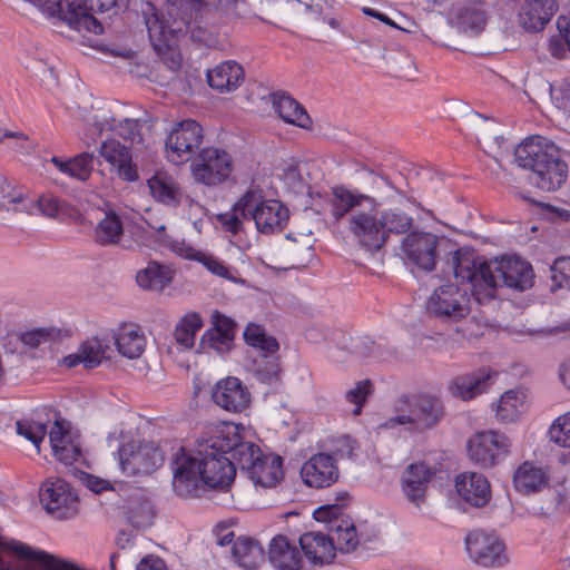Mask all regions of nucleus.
<instances>
[{"instance_id":"obj_1","label":"nucleus","mask_w":570,"mask_h":570,"mask_svg":"<svg viewBox=\"0 0 570 570\" xmlns=\"http://www.w3.org/2000/svg\"><path fill=\"white\" fill-rule=\"evenodd\" d=\"M242 438L233 424L215 425L189 453L184 448L173 461V488L181 498L198 497L204 485L224 489L235 475L236 448Z\"/></svg>"},{"instance_id":"obj_2","label":"nucleus","mask_w":570,"mask_h":570,"mask_svg":"<svg viewBox=\"0 0 570 570\" xmlns=\"http://www.w3.org/2000/svg\"><path fill=\"white\" fill-rule=\"evenodd\" d=\"M451 265L455 279L470 283L472 295L479 303L493 299L499 286L523 292L534 283L532 266L518 256H502L488 262L472 252L460 249L453 255Z\"/></svg>"},{"instance_id":"obj_3","label":"nucleus","mask_w":570,"mask_h":570,"mask_svg":"<svg viewBox=\"0 0 570 570\" xmlns=\"http://www.w3.org/2000/svg\"><path fill=\"white\" fill-rule=\"evenodd\" d=\"M191 0H167L165 13L157 12L154 4L147 2L142 9L149 41L157 56L171 71L181 63V55L175 46V40L190 30L191 38L206 42L208 33L200 27H191Z\"/></svg>"},{"instance_id":"obj_4","label":"nucleus","mask_w":570,"mask_h":570,"mask_svg":"<svg viewBox=\"0 0 570 570\" xmlns=\"http://www.w3.org/2000/svg\"><path fill=\"white\" fill-rule=\"evenodd\" d=\"M328 206L335 222L347 218V230L362 249L374 254L383 248L384 230L374 197L345 186H335Z\"/></svg>"},{"instance_id":"obj_5","label":"nucleus","mask_w":570,"mask_h":570,"mask_svg":"<svg viewBox=\"0 0 570 570\" xmlns=\"http://www.w3.org/2000/svg\"><path fill=\"white\" fill-rule=\"evenodd\" d=\"M514 161L529 169L530 183L544 191L559 189L568 176V165L560 149L542 136L525 138L514 150Z\"/></svg>"},{"instance_id":"obj_6","label":"nucleus","mask_w":570,"mask_h":570,"mask_svg":"<svg viewBox=\"0 0 570 570\" xmlns=\"http://www.w3.org/2000/svg\"><path fill=\"white\" fill-rule=\"evenodd\" d=\"M396 415L386 421L385 426L412 425L419 431L434 428L443 417L442 402L429 394L402 395L394 405Z\"/></svg>"},{"instance_id":"obj_7","label":"nucleus","mask_w":570,"mask_h":570,"mask_svg":"<svg viewBox=\"0 0 570 570\" xmlns=\"http://www.w3.org/2000/svg\"><path fill=\"white\" fill-rule=\"evenodd\" d=\"M238 469L255 487L273 488L283 478V459L279 455L263 454L259 446L243 441L236 448Z\"/></svg>"},{"instance_id":"obj_8","label":"nucleus","mask_w":570,"mask_h":570,"mask_svg":"<svg viewBox=\"0 0 570 570\" xmlns=\"http://www.w3.org/2000/svg\"><path fill=\"white\" fill-rule=\"evenodd\" d=\"M440 242L441 238L433 233L412 230L403 237L400 255L405 264L432 272L436 266Z\"/></svg>"},{"instance_id":"obj_9","label":"nucleus","mask_w":570,"mask_h":570,"mask_svg":"<svg viewBox=\"0 0 570 570\" xmlns=\"http://www.w3.org/2000/svg\"><path fill=\"white\" fill-rule=\"evenodd\" d=\"M119 466L124 474L135 476L149 474L161 465L160 449L150 441H130L118 450Z\"/></svg>"},{"instance_id":"obj_10","label":"nucleus","mask_w":570,"mask_h":570,"mask_svg":"<svg viewBox=\"0 0 570 570\" xmlns=\"http://www.w3.org/2000/svg\"><path fill=\"white\" fill-rule=\"evenodd\" d=\"M232 171L233 159L226 150L220 148H204L191 163L195 180L206 186H217L226 181Z\"/></svg>"},{"instance_id":"obj_11","label":"nucleus","mask_w":570,"mask_h":570,"mask_svg":"<svg viewBox=\"0 0 570 570\" xmlns=\"http://www.w3.org/2000/svg\"><path fill=\"white\" fill-rule=\"evenodd\" d=\"M203 137V128L197 121L185 119L176 124L165 142L168 160L179 165L191 159L202 145Z\"/></svg>"},{"instance_id":"obj_12","label":"nucleus","mask_w":570,"mask_h":570,"mask_svg":"<svg viewBox=\"0 0 570 570\" xmlns=\"http://www.w3.org/2000/svg\"><path fill=\"white\" fill-rule=\"evenodd\" d=\"M510 439L498 431L476 433L468 442L469 458L483 468H492L510 453Z\"/></svg>"},{"instance_id":"obj_13","label":"nucleus","mask_w":570,"mask_h":570,"mask_svg":"<svg viewBox=\"0 0 570 570\" xmlns=\"http://www.w3.org/2000/svg\"><path fill=\"white\" fill-rule=\"evenodd\" d=\"M117 3L118 0H66L62 21L75 30L100 35L104 28L94 13L108 11Z\"/></svg>"},{"instance_id":"obj_14","label":"nucleus","mask_w":570,"mask_h":570,"mask_svg":"<svg viewBox=\"0 0 570 570\" xmlns=\"http://www.w3.org/2000/svg\"><path fill=\"white\" fill-rule=\"evenodd\" d=\"M468 293L454 284L442 285L430 296L426 308L430 314L449 321H460L470 313Z\"/></svg>"},{"instance_id":"obj_15","label":"nucleus","mask_w":570,"mask_h":570,"mask_svg":"<svg viewBox=\"0 0 570 570\" xmlns=\"http://www.w3.org/2000/svg\"><path fill=\"white\" fill-rule=\"evenodd\" d=\"M465 549L470 558L482 567H502L509 560L503 541L482 530L472 531L465 537Z\"/></svg>"},{"instance_id":"obj_16","label":"nucleus","mask_w":570,"mask_h":570,"mask_svg":"<svg viewBox=\"0 0 570 570\" xmlns=\"http://www.w3.org/2000/svg\"><path fill=\"white\" fill-rule=\"evenodd\" d=\"M40 501L46 511L58 520L78 514V497L62 479L47 480L40 488Z\"/></svg>"},{"instance_id":"obj_17","label":"nucleus","mask_w":570,"mask_h":570,"mask_svg":"<svg viewBox=\"0 0 570 570\" xmlns=\"http://www.w3.org/2000/svg\"><path fill=\"white\" fill-rule=\"evenodd\" d=\"M248 199L253 206L248 207L249 219L255 222L256 228L263 234L281 232L288 220V209L277 200H263L262 195L255 190H247Z\"/></svg>"},{"instance_id":"obj_18","label":"nucleus","mask_w":570,"mask_h":570,"mask_svg":"<svg viewBox=\"0 0 570 570\" xmlns=\"http://www.w3.org/2000/svg\"><path fill=\"white\" fill-rule=\"evenodd\" d=\"M212 399L220 409L230 413H240L249 406L252 395L239 379L228 376L214 385Z\"/></svg>"},{"instance_id":"obj_19","label":"nucleus","mask_w":570,"mask_h":570,"mask_svg":"<svg viewBox=\"0 0 570 570\" xmlns=\"http://www.w3.org/2000/svg\"><path fill=\"white\" fill-rule=\"evenodd\" d=\"M237 324L230 317L215 311L212 314V327L206 330L200 337L203 350H213L224 355L234 347Z\"/></svg>"},{"instance_id":"obj_20","label":"nucleus","mask_w":570,"mask_h":570,"mask_svg":"<svg viewBox=\"0 0 570 570\" xmlns=\"http://www.w3.org/2000/svg\"><path fill=\"white\" fill-rule=\"evenodd\" d=\"M0 570H36V548L0 534Z\"/></svg>"},{"instance_id":"obj_21","label":"nucleus","mask_w":570,"mask_h":570,"mask_svg":"<svg viewBox=\"0 0 570 570\" xmlns=\"http://www.w3.org/2000/svg\"><path fill=\"white\" fill-rule=\"evenodd\" d=\"M337 511V507H322L314 512V517L317 521L328 522L330 525V540L335 547V551L342 552L353 551L357 543L356 529L351 520L347 519H334L330 518L331 513Z\"/></svg>"},{"instance_id":"obj_22","label":"nucleus","mask_w":570,"mask_h":570,"mask_svg":"<svg viewBox=\"0 0 570 570\" xmlns=\"http://www.w3.org/2000/svg\"><path fill=\"white\" fill-rule=\"evenodd\" d=\"M435 474V470L424 462L410 464L401 478V488L405 498L420 508L426 497L429 483Z\"/></svg>"},{"instance_id":"obj_23","label":"nucleus","mask_w":570,"mask_h":570,"mask_svg":"<svg viewBox=\"0 0 570 570\" xmlns=\"http://www.w3.org/2000/svg\"><path fill=\"white\" fill-rule=\"evenodd\" d=\"M301 475L308 487L322 489L335 483L340 472L332 455L317 453L303 464Z\"/></svg>"},{"instance_id":"obj_24","label":"nucleus","mask_w":570,"mask_h":570,"mask_svg":"<svg viewBox=\"0 0 570 570\" xmlns=\"http://www.w3.org/2000/svg\"><path fill=\"white\" fill-rule=\"evenodd\" d=\"M99 155L115 169L118 177L125 181L138 180L137 166L132 163V155L128 147L116 139L101 144Z\"/></svg>"},{"instance_id":"obj_25","label":"nucleus","mask_w":570,"mask_h":570,"mask_svg":"<svg viewBox=\"0 0 570 570\" xmlns=\"http://www.w3.org/2000/svg\"><path fill=\"white\" fill-rule=\"evenodd\" d=\"M455 489L460 498L474 508L487 505L491 498L488 479L476 472H465L456 476Z\"/></svg>"},{"instance_id":"obj_26","label":"nucleus","mask_w":570,"mask_h":570,"mask_svg":"<svg viewBox=\"0 0 570 570\" xmlns=\"http://www.w3.org/2000/svg\"><path fill=\"white\" fill-rule=\"evenodd\" d=\"M557 9L556 0H527L520 8L519 23L527 31H541Z\"/></svg>"},{"instance_id":"obj_27","label":"nucleus","mask_w":570,"mask_h":570,"mask_svg":"<svg viewBox=\"0 0 570 570\" xmlns=\"http://www.w3.org/2000/svg\"><path fill=\"white\" fill-rule=\"evenodd\" d=\"M492 373L490 370H480L473 373L454 377L449 385L452 396L463 401H470L482 394L491 385Z\"/></svg>"},{"instance_id":"obj_28","label":"nucleus","mask_w":570,"mask_h":570,"mask_svg":"<svg viewBox=\"0 0 570 570\" xmlns=\"http://www.w3.org/2000/svg\"><path fill=\"white\" fill-rule=\"evenodd\" d=\"M268 559L277 570H299L302 568L299 550L283 534L272 539Z\"/></svg>"},{"instance_id":"obj_29","label":"nucleus","mask_w":570,"mask_h":570,"mask_svg":"<svg viewBox=\"0 0 570 570\" xmlns=\"http://www.w3.org/2000/svg\"><path fill=\"white\" fill-rule=\"evenodd\" d=\"M49 441L55 456L65 464H72L80 456L79 444L75 443L63 420H56L49 431Z\"/></svg>"},{"instance_id":"obj_30","label":"nucleus","mask_w":570,"mask_h":570,"mask_svg":"<svg viewBox=\"0 0 570 570\" xmlns=\"http://www.w3.org/2000/svg\"><path fill=\"white\" fill-rule=\"evenodd\" d=\"M299 546L305 557L314 564L330 563L335 557V547L328 534L312 531L301 535Z\"/></svg>"},{"instance_id":"obj_31","label":"nucleus","mask_w":570,"mask_h":570,"mask_svg":"<svg viewBox=\"0 0 570 570\" xmlns=\"http://www.w3.org/2000/svg\"><path fill=\"white\" fill-rule=\"evenodd\" d=\"M127 522L136 529H146L153 525L156 509L151 500L142 494H131L122 507Z\"/></svg>"},{"instance_id":"obj_32","label":"nucleus","mask_w":570,"mask_h":570,"mask_svg":"<svg viewBox=\"0 0 570 570\" xmlns=\"http://www.w3.org/2000/svg\"><path fill=\"white\" fill-rule=\"evenodd\" d=\"M243 80L244 70L233 60L225 61L207 72L208 85L220 92L235 90Z\"/></svg>"},{"instance_id":"obj_33","label":"nucleus","mask_w":570,"mask_h":570,"mask_svg":"<svg viewBox=\"0 0 570 570\" xmlns=\"http://www.w3.org/2000/svg\"><path fill=\"white\" fill-rule=\"evenodd\" d=\"M112 338L119 354L130 360L140 357L146 347L144 332L134 324H126L119 327Z\"/></svg>"},{"instance_id":"obj_34","label":"nucleus","mask_w":570,"mask_h":570,"mask_svg":"<svg viewBox=\"0 0 570 570\" xmlns=\"http://www.w3.org/2000/svg\"><path fill=\"white\" fill-rule=\"evenodd\" d=\"M273 107L279 117L288 124L304 129H308L312 125V119L304 107L285 92L273 95Z\"/></svg>"},{"instance_id":"obj_35","label":"nucleus","mask_w":570,"mask_h":570,"mask_svg":"<svg viewBox=\"0 0 570 570\" xmlns=\"http://www.w3.org/2000/svg\"><path fill=\"white\" fill-rule=\"evenodd\" d=\"M148 187L153 197L167 206H178L183 193L177 181L167 173L158 171L148 179Z\"/></svg>"},{"instance_id":"obj_36","label":"nucleus","mask_w":570,"mask_h":570,"mask_svg":"<svg viewBox=\"0 0 570 570\" xmlns=\"http://www.w3.org/2000/svg\"><path fill=\"white\" fill-rule=\"evenodd\" d=\"M235 561L246 570H254L264 560V550L250 538H238L233 546Z\"/></svg>"},{"instance_id":"obj_37","label":"nucleus","mask_w":570,"mask_h":570,"mask_svg":"<svg viewBox=\"0 0 570 570\" xmlns=\"http://www.w3.org/2000/svg\"><path fill=\"white\" fill-rule=\"evenodd\" d=\"M171 279V271L157 263L148 264L146 268L140 269L136 275L138 286L153 292H163Z\"/></svg>"},{"instance_id":"obj_38","label":"nucleus","mask_w":570,"mask_h":570,"mask_svg":"<svg viewBox=\"0 0 570 570\" xmlns=\"http://www.w3.org/2000/svg\"><path fill=\"white\" fill-rule=\"evenodd\" d=\"M513 483L519 492L528 494L539 491L547 483V476L542 469L524 462L514 472Z\"/></svg>"},{"instance_id":"obj_39","label":"nucleus","mask_w":570,"mask_h":570,"mask_svg":"<svg viewBox=\"0 0 570 570\" xmlns=\"http://www.w3.org/2000/svg\"><path fill=\"white\" fill-rule=\"evenodd\" d=\"M488 21L485 10L480 3H472L460 9L456 16L458 28L465 33L479 35Z\"/></svg>"},{"instance_id":"obj_40","label":"nucleus","mask_w":570,"mask_h":570,"mask_svg":"<svg viewBox=\"0 0 570 570\" xmlns=\"http://www.w3.org/2000/svg\"><path fill=\"white\" fill-rule=\"evenodd\" d=\"M122 236V223L119 216L115 213L106 214L95 228V240L100 246L117 245Z\"/></svg>"},{"instance_id":"obj_41","label":"nucleus","mask_w":570,"mask_h":570,"mask_svg":"<svg viewBox=\"0 0 570 570\" xmlns=\"http://www.w3.org/2000/svg\"><path fill=\"white\" fill-rule=\"evenodd\" d=\"M524 406V394L509 390L504 392L495 407V416L502 423L514 422L519 419Z\"/></svg>"},{"instance_id":"obj_42","label":"nucleus","mask_w":570,"mask_h":570,"mask_svg":"<svg viewBox=\"0 0 570 570\" xmlns=\"http://www.w3.org/2000/svg\"><path fill=\"white\" fill-rule=\"evenodd\" d=\"M203 327L202 316L196 312L187 313L177 323L174 337L183 348H191L195 344L196 333Z\"/></svg>"},{"instance_id":"obj_43","label":"nucleus","mask_w":570,"mask_h":570,"mask_svg":"<svg viewBox=\"0 0 570 570\" xmlns=\"http://www.w3.org/2000/svg\"><path fill=\"white\" fill-rule=\"evenodd\" d=\"M379 216L382 229L384 230V244L386 243L390 233H410L414 224L413 217L400 209H386L381 214L379 213Z\"/></svg>"},{"instance_id":"obj_44","label":"nucleus","mask_w":570,"mask_h":570,"mask_svg":"<svg viewBox=\"0 0 570 570\" xmlns=\"http://www.w3.org/2000/svg\"><path fill=\"white\" fill-rule=\"evenodd\" d=\"M9 205H14L16 212L31 213L33 200L27 199L21 190H18L7 177L0 176V209H9Z\"/></svg>"},{"instance_id":"obj_45","label":"nucleus","mask_w":570,"mask_h":570,"mask_svg":"<svg viewBox=\"0 0 570 570\" xmlns=\"http://www.w3.org/2000/svg\"><path fill=\"white\" fill-rule=\"evenodd\" d=\"M250 197V195L244 194L234 205L232 213L218 216V220L225 230L237 234L243 227V219H249L248 207L253 206L250 200H248Z\"/></svg>"},{"instance_id":"obj_46","label":"nucleus","mask_w":570,"mask_h":570,"mask_svg":"<svg viewBox=\"0 0 570 570\" xmlns=\"http://www.w3.org/2000/svg\"><path fill=\"white\" fill-rule=\"evenodd\" d=\"M245 342L266 354L273 355L278 348L279 344L275 337L267 335L264 328L257 324H248L244 331Z\"/></svg>"},{"instance_id":"obj_47","label":"nucleus","mask_w":570,"mask_h":570,"mask_svg":"<svg viewBox=\"0 0 570 570\" xmlns=\"http://www.w3.org/2000/svg\"><path fill=\"white\" fill-rule=\"evenodd\" d=\"M475 117L478 122L474 124V129L479 142H483L488 149L500 148L503 138L498 134V124L494 120L483 118L480 114H475Z\"/></svg>"},{"instance_id":"obj_48","label":"nucleus","mask_w":570,"mask_h":570,"mask_svg":"<svg viewBox=\"0 0 570 570\" xmlns=\"http://www.w3.org/2000/svg\"><path fill=\"white\" fill-rule=\"evenodd\" d=\"M17 434L30 441L37 452L47 434V425L32 419H21L16 422Z\"/></svg>"},{"instance_id":"obj_49","label":"nucleus","mask_w":570,"mask_h":570,"mask_svg":"<svg viewBox=\"0 0 570 570\" xmlns=\"http://www.w3.org/2000/svg\"><path fill=\"white\" fill-rule=\"evenodd\" d=\"M107 345H102L98 338L83 342L79 347L82 357V364L86 368L98 366L105 357Z\"/></svg>"},{"instance_id":"obj_50","label":"nucleus","mask_w":570,"mask_h":570,"mask_svg":"<svg viewBox=\"0 0 570 570\" xmlns=\"http://www.w3.org/2000/svg\"><path fill=\"white\" fill-rule=\"evenodd\" d=\"M58 335L55 328H35L19 334V341L29 348H39L50 344Z\"/></svg>"},{"instance_id":"obj_51","label":"nucleus","mask_w":570,"mask_h":570,"mask_svg":"<svg viewBox=\"0 0 570 570\" xmlns=\"http://www.w3.org/2000/svg\"><path fill=\"white\" fill-rule=\"evenodd\" d=\"M179 254L187 258L199 261L210 273L219 277L229 278L227 266L213 256L196 252L191 247H184V252L181 249Z\"/></svg>"},{"instance_id":"obj_52","label":"nucleus","mask_w":570,"mask_h":570,"mask_svg":"<svg viewBox=\"0 0 570 570\" xmlns=\"http://www.w3.org/2000/svg\"><path fill=\"white\" fill-rule=\"evenodd\" d=\"M69 177L86 181L94 169V154L81 153L69 159Z\"/></svg>"},{"instance_id":"obj_53","label":"nucleus","mask_w":570,"mask_h":570,"mask_svg":"<svg viewBox=\"0 0 570 570\" xmlns=\"http://www.w3.org/2000/svg\"><path fill=\"white\" fill-rule=\"evenodd\" d=\"M372 382L370 380H363L356 382L354 387L346 392V401L355 405L353 410L354 415H358L362 412V407L366 402L368 395L372 393Z\"/></svg>"},{"instance_id":"obj_54","label":"nucleus","mask_w":570,"mask_h":570,"mask_svg":"<svg viewBox=\"0 0 570 570\" xmlns=\"http://www.w3.org/2000/svg\"><path fill=\"white\" fill-rule=\"evenodd\" d=\"M549 434L554 443L563 448H570V412L556 419Z\"/></svg>"},{"instance_id":"obj_55","label":"nucleus","mask_w":570,"mask_h":570,"mask_svg":"<svg viewBox=\"0 0 570 570\" xmlns=\"http://www.w3.org/2000/svg\"><path fill=\"white\" fill-rule=\"evenodd\" d=\"M109 128L120 137L130 141H139V124L138 120L131 118H124L122 120H116L112 118V124L109 125Z\"/></svg>"},{"instance_id":"obj_56","label":"nucleus","mask_w":570,"mask_h":570,"mask_svg":"<svg viewBox=\"0 0 570 570\" xmlns=\"http://www.w3.org/2000/svg\"><path fill=\"white\" fill-rule=\"evenodd\" d=\"M551 278L557 286L570 289V256H561L553 262Z\"/></svg>"},{"instance_id":"obj_57","label":"nucleus","mask_w":570,"mask_h":570,"mask_svg":"<svg viewBox=\"0 0 570 570\" xmlns=\"http://www.w3.org/2000/svg\"><path fill=\"white\" fill-rule=\"evenodd\" d=\"M256 375L259 381L266 382V383H273L276 382L281 374V366L279 362L276 357L266 356V361L264 365H257Z\"/></svg>"},{"instance_id":"obj_58","label":"nucleus","mask_w":570,"mask_h":570,"mask_svg":"<svg viewBox=\"0 0 570 570\" xmlns=\"http://www.w3.org/2000/svg\"><path fill=\"white\" fill-rule=\"evenodd\" d=\"M550 96L559 108H566L570 102V79L550 85Z\"/></svg>"},{"instance_id":"obj_59","label":"nucleus","mask_w":570,"mask_h":570,"mask_svg":"<svg viewBox=\"0 0 570 570\" xmlns=\"http://www.w3.org/2000/svg\"><path fill=\"white\" fill-rule=\"evenodd\" d=\"M37 205L39 212L50 218L57 217L61 204L59 199L52 195H43L37 202L33 200V206Z\"/></svg>"},{"instance_id":"obj_60","label":"nucleus","mask_w":570,"mask_h":570,"mask_svg":"<svg viewBox=\"0 0 570 570\" xmlns=\"http://www.w3.org/2000/svg\"><path fill=\"white\" fill-rule=\"evenodd\" d=\"M549 50L556 58H562L567 50L570 51V39L567 35H557L549 41Z\"/></svg>"},{"instance_id":"obj_61","label":"nucleus","mask_w":570,"mask_h":570,"mask_svg":"<svg viewBox=\"0 0 570 570\" xmlns=\"http://www.w3.org/2000/svg\"><path fill=\"white\" fill-rule=\"evenodd\" d=\"M236 1L237 0H207L205 2L203 0H191V4L193 9H195L196 12L199 11L202 8L207 7H212L217 10L229 11L235 7Z\"/></svg>"},{"instance_id":"obj_62","label":"nucleus","mask_w":570,"mask_h":570,"mask_svg":"<svg viewBox=\"0 0 570 570\" xmlns=\"http://www.w3.org/2000/svg\"><path fill=\"white\" fill-rule=\"evenodd\" d=\"M137 570H168L165 561L156 556L149 554L140 560Z\"/></svg>"},{"instance_id":"obj_63","label":"nucleus","mask_w":570,"mask_h":570,"mask_svg":"<svg viewBox=\"0 0 570 570\" xmlns=\"http://www.w3.org/2000/svg\"><path fill=\"white\" fill-rule=\"evenodd\" d=\"M394 62L396 65V71L403 77H410L414 73V62L410 56L401 53Z\"/></svg>"},{"instance_id":"obj_64","label":"nucleus","mask_w":570,"mask_h":570,"mask_svg":"<svg viewBox=\"0 0 570 570\" xmlns=\"http://www.w3.org/2000/svg\"><path fill=\"white\" fill-rule=\"evenodd\" d=\"M234 540V532L226 525H218L216 529L217 544L225 547Z\"/></svg>"}]
</instances>
